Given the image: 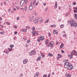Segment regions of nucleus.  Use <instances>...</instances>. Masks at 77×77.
I'll return each mask as SVG.
<instances>
[{"instance_id": "obj_1", "label": "nucleus", "mask_w": 77, "mask_h": 77, "mask_svg": "<svg viewBox=\"0 0 77 77\" xmlns=\"http://www.w3.org/2000/svg\"><path fill=\"white\" fill-rule=\"evenodd\" d=\"M70 24L71 27H76L77 26V23H75V20H71L70 22Z\"/></svg>"}, {"instance_id": "obj_2", "label": "nucleus", "mask_w": 77, "mask_h": 77, "mask_svg": "<svg viewBox=\"0 0 77 77\" xmlns=\"http://www.w3.org/2000/svg\"><path fill=\"white\" fill-rule=\"evenodd\" d=\"M44 21V19L41 17L39 18L38 20V21L39 22V23H42Z\"/></svg>"}, {"instance_id": "obj_3", "label": "nucleus", "mask_w": 77, "mask_h": 77, "mask_svg": "<svg viewBox=\"0 0 77 77\" xmlns=\"http://www.w3.org/2000/svg\"><path fill=\"white\" fill-rule=\"evenodd\" d=\"M69 63H68V62H66L65 63L64 67L65 68H68V67H69Z\"/></svg>"}, {"instance_id": "obj_4", "label": "nucleus", "mask_w": 77, "mask_h": 77, "mask_svg": "<svg viewBox=\"0 0 77 77\" xmlns=\"http://www.w3.org/2000/svg\"><path fill=\"white\" fill-rule=\"evenodd\" d=\"M48 47H51V48L53 47V42H51L48 45Z\"/></svg>"}, {"instance_id": "obj_5", "label": "nucleus", "mask_w": 77, "mask_h": 77, "mask_svg": "<svg viewBox=\"0 0 77 77\" xmlns=\"http://www.w3.org/2000/svg\"><path fill=\"white\" fill-rule=\"evenodd\" d=\"M68 69L69 70L72 69H73V66L72 65V64H69Z\"/></svg>"}, {"instance_id": "obj_6", "label": "nucleus", "mask_w": 77, "mask_h": 77, "mask_svg": "<svg viewBox=\"0 0 77 77\" xmlns=\"http://www.w3.org/2000/svg\"><path fill=\"white\" fill-rule=\"evenodd\" d=\"M36 53V52L34 50L32 51L31 52L29 53V54L30 56L32 55V54H35Z\"/></svg>"}, {"instance_id": "obj_7", "label": "nucleus", "mask_w": 77, "mask_h": 77, "mask_svg": "<svg viewBox=\"0 0 77 77\" xmlns=\"http://www.w3.org/2000/svg\"><path fill=\"white\" fill-rule=\"evenodd\" d=\"M27 62H28V60L25 59L23 60V63L24 64H26V63H27Z\"/></svg>"}, {"instance_id": "obj_8", "label": "nucleus", "mask_w": 77, "mask_h": 77, "mask_svg": "<svg viewBox=\"0 0 77 77\" xmlns=\"http://www.w3.org/2000/svg\"><path fill=\"white\" fill-rule=\"evenodd\" d=\"M24 3V0H22L21 1V2L20 5L21 6H23V4Z\"/></svg>"}, {"instance_id": "obj_9", "label": "nucleus", "mask_w": 77, "mask_h": 77, "mask_svg": "<svg viewBox=\"0 0 77 77\" xmlns=\"http://www.w3.org/2000/svg\"><path fill=\"white\" fill-rule=\"evenodd\" d=\"M21 31L23 32H27V29H22Z\"/></svg>"}, {"instance_id": "obj_10", "label": "nucleus", "mask_w": 77, "mask_h": 77, "mask_svg": "<svg viewBox=\"0 0 77 77\" xmlns=\"http://www.w3.org/2000/svg\"><path fill=\"white\" fill-rule=\"evenodd\" d=\"M34 18V16H31L29 17V19L30 21H31L32 20H33V19Z\"/></svg>"}, {"instance_id": "obj_11", "label": "nucleus", "mask_w": 77, "mask_h": 77, "mask_svg": "<svg viewBox=\"0 0 77 77\" xmlns=\"http://www.w3.org/2000/svg\"><path fill=\"white\" fill-rule=\"evenodd\" d=\"M40 39L41 41H43L44 39V37L43 36H41L40 37Z\"/></svg>"}, {"instance_id": "obj_12", "label": "nucleus", "mask_w": 77, "mask_h": 77, "mask_svg": "<svg viewBox=\"0 0 77 77\" xmlns=\"http://www.w3.org/2000/svg\"><path fill=\"white\" fill-rule=\"evenodd\" d=\"M38 75H39V73L37 72L34 75V77H38Z\"/></svg>"}, {"instance_id": "obj_13", "label": "nucleus", "mask_w": 77, "mask_h": 77, "mask_svg": "<svg viewBox=\"0 0 77 77\" xmlns=\"http://www.w3.org/2000/svg\"><path fill=\"white\" fill-rule=\"evenodd\" d=\"M53 33L54 34H56V33H58V31H57V30H55L53 32Z\"/></svg>"}, {"instance_id": "obj_14", "label": "nucleus", "mask_w": 77, "mask_h": 77, "mask_svg": "<svg viewBox=\"0 0 77 77\" xmlns=\"http://www.w3.org/2000/svg\"><path fill=\"white\" fill-rule=\"evenodd\" d=\"M57 2H56L55 3V9H56L57 7Z\"/></svg>"}, {"instance_id": "obj_15", "label": "nucleus", "mask_w": 77, "mask_h": 77, "mask_svg": "<svg viewBox=\"0 0 77 77\" xmlns=\"http://www.w3.org/2000/svg\"><path fill=\"white\" fill-rule=\"evenodd\" d=\"M60 57H61V55H60V54H58L57 59H60Z\"/></svg>"}, {"instance_id": "obj_16", "label": "nucleus", "mask_w": 77, "mask_h": 77, "mask_svg": "<svg viewBox=\"0 0 77 77\" xmlns=\"http://www.w3.org/2000/svg\"><path fill=\"white\" fill-rule=\"evenodd\" d=\"M74 12L75 13V12H77V7H75L74 8Z\"/></svg>"}, {"instance_id": "obj_17", "label": "nucleus", "mask_w": 77, "mask_h": 77, "mask_svg": "<svg viewBox=\"0 0 77 77\" xmlns=\"http://www.w3.org/2000/svg\"><path fill=\"white\" fill-rule=\"evenodd\" d=\"M66 77H71V74L69 73L68 74H67L66 75Z\"/></svg>"}, {"instance_id": "obj_18", "label": "nucleus", "mask_w": 77, "mask_h": 77, "mask_svg": "<svg viewBox=\"0 0 77 77\" xmlns=\"http://www.w3.org/2000/svg\"><path fill=\"white\" fill-rule=\"evenodd\" d=\"M33 9V6L32 5H30L29 7V9L30 10H32Z\"/></svg>"}, {"instance_id": "obj_19", "label": "nucleus", "mask_w": 77, "mask_h": 77, "mask_svg": "<svg viewBox=\"0 0 77 77\" xmlns=\"http://www.w3.org/2000/svg\"><path fill=\"white\" fill-rule=\"evenodd\" d=\"M41 57H38V58L37 59V61H38V60H41Z\"/></svg>"}, {"instance_id": "obj_20", "label": "nucleus", "mask_w": 77, "mask_h": 77, "mask_svg": "<svg viewBox=\"0 0 77 77\" xmlns=\"http://www.w3.org/2000/svg\"><path fill=\"white\" fill-rule=\"evenodd\" d=\"M34 22L35 24H38V21L37 20H35L34 21Z\"/></svg>"}, {"instance_id": "obj_21", "label": "nucleus", "mask_w": 77, "mask_h": 77, "mask_svg": "<svg viewBox=\"0 0 77 77\" xmlns=\"http://www.w3.org/2000/svg\"><path fill=\"white\" fill-rule=\"evenodd\" d=\"M8 52H9L10 51H11L12 50V48H8Z\"/></svg>"}, {"instance_id": "obj_22", "label": "nucleus", "mask_w": 77, "mask_h": 77, "mask_svg": "<svg viewBox=\"0 0 77 77\" xmlns=\"http://www.w3.org/2000/svg\"><path fill=\"white\" fill-rule=\"evenodd\" d=\"M48 39H47L46 41V43H45V45H47L48 44Z\"/></svg>"}, {"instance_id": "obj_23", "label": "nucleus", "mask_w": 77, "mask_h": 77, "mask_svg": "<svg viewBox=\"0 0 77 77\" xmlns=\"http://www.w3.org/2000/svg\"><path fill=\"white\" fill-rule=\"evenodd\" d=\"M37 33V31H33L32 32V35H35V33Z\"/></svg>"}, {"instance_id": "obj_24", "label": "nucleus", "mask_w": 77, "mask_h": 77, "mask_svg": "<svg viewBox=\"0 0 77 77\" xmlns=\"http://www.w3.org/2000/svg\"><path fill=\"white\" fill-rule=\"evenodd\" d=\"M48 56H53V54L51 53H49L48 54Z\"/></svg>"}, {"instance_id": "obj_25", "label": "nucleus", "mask_w": 77, "mask_h": 77, "mask_svg": "<svg viewBox=\"0 0 77 77\" xmlns=\"http://www.w3.org/2000/svg\"><path fill=\"white\" fill-rule=\"evenodd\" d=\"M72 56H73V55H72V54H71L70 55H69V57H70V59H71V58H72Z\"/></svg>"}, {"instance_id": "obj_26", "label": "nucleus", "mask_w": 77, "mask_h": 77, "mask_svg": "<svg viewBox=\"0 0 77 77\" xmlns=\"http://www.w3.org/2000/svg\"><path fill=\"white\" fill-rule=\"evenodd\" d=\"M63 44H62L60 46V48H62L63 47Z\"/></svg>"}, {"instance_id": "obj_27", "label": "nucleus", "mask_w": 77, "mask_h": 77, "mask_svg": "<svg viewBox=\"0 0 77 77\" xmlns=\"http://www.w3.org/2000/svg\"><path fill=\"white\" fill-rule=\"evenodd\" d=\"M75 53V51H72V52H71V54H72V55H74V54Z\"/></svg>"}, {"instance_id": "obj_28", "label": "nucleus", "mask_w": 77, "mask_h": 77, "mask_svg": "<svg viewBox=\"0 0 77 77\" xmlns=\"http://www.w3.org/2000/svg\"><path fill=\"white\" fill-rule=\"evenodd\" d=\"M75 18V19H77V14H74Z\"/></svg>"}, {"instance_id": "obj_29", "label": "nucleus", "mask_w": 77, "mask_h": 77, "mask_svg": "<svg viewBox=\"0 0 77 77\" xmlns=\"http://www.w3.org/2000/svg\"><path fill=\"white\" fill-rule=\"evenodd\" d=\"M35 27H33L32 28V31H35Z\"/></svg>"}, {"instance_id": "obj_30", "label": "nucleus", "mask_w": 77, "mask_h": 77, "mask_svg": "<svg viewBox=\"0 0 77 77\" xmlns=\"http://www.w3.org/2000/svg\"><path fill=\"white\" fill-rule=\"evenodd\" d=\"M63 61L64 62H68V60H65Z\"/></svg>"}, {"instance_id": "obj_31", "label": "nucleus", "mask_w": 77, "mask_h": 77, "mask_svg": "<svg viewBox=\"0 0 77 77\" xmlns=\"http://www.w3.org/2000/svg\"><path fill=\"white\" fill-rule=\"evenodd\" d=\"M48 21H49V19H48L45 22V23H48Z\"/></svg>"}, {"instance_id": "obj_32", "label": "nucleus", "mask_w": 77, "mask_h": 77, "mask_svg": "<svg viewBox=\"0 0 77 77\" xmlns=\"http://www.w3.org/2000/svg\"><path fill=\"white\" fill-rule=\"evenodd\" d=\"M27 6H25V8H24V9H25V11H27Z\"/></svg>"}, {"instance_id": "obj_33", "label": "nucleus", "mask_w": 77, "mask_h": 77, "mask_svg": "<svg viewBox=\"0 0 77 77\" xmlns=\"http://www.w3.org/2000/svg\"><path fill=\"white\" fill-rule=\"evenodd\" d=\"M5 23L7 24H8V25H11V23H10L9 22H5Z\"/></svg>"}, {"instance_id": "obj_34", "label": "nucleus", "mask_w": 77, "mask_h": 77, "mask_svg": "<svg viewBox=\"0 0 77 77\" xmlns=\"http://www.w3.org/2000/svg\"><path fill=\"white\" fill-rule=\"evenodd\" d=\"M4 33H5L4 31H2L0 33V34H1V35H3Z\"/></svg>"}, {"instance_id": "obj_35", "label": "nucleus", "mask_w": 77, "mask_h": 77, "mask_svg": "<svg viewBox=\"0 0 77 77\" xmlns=\"http://www.w3.org/2000/svg\"><path fill=\"white\" fill-rule=\"evenodd\" d=\"M14 47V46L13 45H11L10 46V48H13V47Z\"/></svg>"}, {"instance_id": "obj_36", "label": "nucleus", "mask_w": 77, "mask_h": 77, "mask_svg": "<svg viewBox=\"0 0 77 77\" xmlns=\"http://www.w3.org/2000/svg\"><path fill=\"white\" fill-rule=\"evenodd\" d=\"M26 28L28 29H30V26H27L26 27Z\"/></svg>"}, {"instance_id": "obj_37", "label": "nucleus", "mask_w": 77, "mask_h": 77, "mask_svg": "<svg viewBox=\"0 0 77 77\" xmlns=\"http://www.w3.org/2000/svg\"><path fill=\"white\" fill-rule=\"evenodd\" d=\"M27 1H28V0H25L24 2L25 4H26V3H27Z\"/></svg>"}, {"instance_id": "obj_38", "label": "nucleus", "mask_w": 77, "mask_h": 77, "mask_svg": "<svg viewBox=\"0 0 77 77\" xmlns=\"http://www.w3.org/2000/svg\"><path fill=\"white\" fill-rule=\"evenodd\" d=\"M51 27H56V26L55 25H51Z\"/></svg>"}, {"instance_id": "obj_39", "label": "nucleus", "mask_w": 77, "mask_h": 77, "mask_svg": "<svg viewBox=\"0 0 77 77\" xmlns=\"http://www.w3.org/2000/svg\"><path fill=\"white\" fill-rule=\"evenodd\" d=\"M47 75L45 74L43 76V77H47Z\"/></svg>"}, {"instance_id": "obj_40", "label": "nucleus", "mask_w": 77, "mask_h": 77, "mask_svg": "<svg viewBox=\"0 0 77 77\" xmlns=\"http://www.w3.org/2000/svg\"><path fill=\"white\" fill-rule=\"evenodd\" d=\"M27 43H29V42H30V40H28L27 41Z\"/></svg>"}, {"instance_id": "obj_41", "label": "nucleus", "mask_w": 77, "mask_h": 77, "mask_svg": "<svg viewBox=\"0 0 77 77\" xmlns=\"http://www.w3.org/2000/svg\"><path fill=\"white\" fill-rule=\"evenodd\" d=\"M35 3H36V1H33V5H35Z\"/></svg>"}, {"instance_id": "obj_42", "label": "nucleus", "mask_w": 77, "mask_h": 77, "mask_svg": "<svg viewBox=\"0 0 77 77\" xmlns=\"http://www.w3.org/2000/svg\"><path fill=\"white\" fill-rule=\"evenodd\" d=\"M14 28L15 29H17V26H13Z\"/></svg>"}, {"instance_id": "obj_43", "label": "nucleus", "mask_w": 77, "mask_h": 77, "mask_svg": "<svg viewBox=\"0 0 77 77\" xmlns=\"http://www.w3.org/2000/svg\"><path fill=\"white\" fill-rule=\"evenodd\" d=\"M16 8L17 9H19V8H20L19 7H17V6H16Z\"/></svg>"}, {"instance_id": "obj_44", "label": "nucleus", "mask_w": 77, "mask_h": 77, "mask_svg": "<svg viewBox=\"0 0 77 77\" xmlns=\"http://www.w3.org/2000/svg\"><path fill=\"white\" fill-rule=\"evenodd\" d=\"M73 5H76V3L73 2Z\"/></svg>"}, {"instance_id": "obj_45", "label": "nucleus", "mask_w": 77, "mask_h": 77, "mask_svg": "<svg viewBox=\"0 0 77 77\" xmlns=\"http://www.w3.org/2000/svg\"><path fill=\"white\" fill-rule=\"evenodd\" d=\"M60 27H61V28H63V25H61Z\"/></svg>"}, {"instance_id": "obj_46", "label": "nucleus", "mask_w": 77, "mask_h": 77, "mask_svg": "<svg viewBox=\"0 0 77 77\" xmlns=\"http://www.w3.org/2000/svg\"><path fill=\"white\" fill-rule=\"evenodd\" d=\"M42 57H45V55H43V54H42Z\"/></svg>"}, {"instance_id": "obj_47", "label": "nucleus", "mask_w": 77, "mask_h": 77, "mask_svg": "<svg viewBox=\"0 0 77 77\" xmlns=\"http://www.w3.org/2000/svg\"><path fill=\"white\" fill-rule=\"evenodd\" d=\"M20 10H24V8H20Z\"/></svg>"}, {"instance_id": "obj_48", "label": "nucleus", "mask_w": 77, "mask_h": 77, "mask_svg": "<svg viewBox=\"0 0 77 77\" xmlns=\"http://www.w3.org/2000/svg\"><path fill=\"white\" fill-rule=\"evenodd\" d=\"M63 37H66V35L65 34H64L63 35Z\"/></svg>"}, {"instance_id": "obj_49", "label": "nucleus", "mask_w": 77, "mask_h": 77, "mask_svg": "<svg viewBox=\"0 0 77 77\" xmlns=\"http://www.w3.org/2000/svg\"><path fill=\"white\" fill-rule=\"evenodd\" d=\"M13 9L14 11H16V8H14Z\"/></svg>"}, {"instance_id": "obj_50", "label": "nucleus", "mask_w": 77, "mask_h": 77, "mask_svg": "<svg viewBox=\"0 0 77 77\" xmlns=\"http://www.w3.org/2000/svg\"><path fill=\"white\" fill-rule=\"evenodd\" d=\"M37 41L38 42H40V41H41V39H38Z\"/></svg>"}, {"instance_id": "obj_51", "label": "nucleus", "mask_w": 77, "mask_h": 77, "mask_svg": "<svg viewBox=\"0 0 77 77\" xmlns=\"http://www.w3.org/2000/svg\"><path fill=\"white\" fill-rule=\"evenodd\" d=\"M17 20H20V17H17Z\"/></svg>"}, {"instance_id": "obj_52", "label": "nucleus", "mask_w": 77, "mask_h": 77, "mask_svg": "<svg viewBox=\"0 0 77 77\" xmlns=\"http://www.w3.org/2000/svg\"><path fill=\"white\" fill-rule=\"evenodd\" d=\"M43 5L44 6H46V3H45L43 4Z\"/></svg>"}, {"instance_id": "obj_53", "label": "nucleus", "mask_w": 77, "mask_h": 77, "mask_svg": "<svg viewBox=\"0 0 77 77\" xmlns=\"http://www.w3.org/2000/svg\"><path fill=\"white\" fill-rule=\"evenodd\" d=\"M74 54H75V56H77V53H74Z\"/></svg>"}, {"instance_id": "obj_54", "label": "nucleus", "mask_w": 77, "mask_h": 77, "mask_svg": "<svg viewBox=\"0 0 77 77\" xmlns=\"http://www.w3.org/2000/svg\"><path fill=\"white\" fill-rule=\"evenodd\" d=\"M18 33V32H14V34H17Z\"/></svg>"}, {"instance_id": "obj_55", "label": "nucleus", "mask_w": 77, "mask_h": 77, "mask_svg": "<svg viewBox=\"0 0 77 77\" xmlns=\"http://www.w3.org/2000/svg\"><path fill=\"white\" fill-rule=\"evenodd\" d=\"M10 11H11V9H10L8 10V11L9 12H10Z\"/></svg>"}, {"instance_id": "obj_56", "label": "nucleus", "mask_w": 77, "mask_h": 77, "mask_svg": "<svg viewBox=\"0 0 77 77\" xmlns=\"http://www.w3.org/2000/svg\"><path fill=\"white\" fill-rule=\"evenodd\" d=\"M50 74H49L48 75V77H50Z\"/></svg>"}, {"instance_id": "obj_57", "label": "nucleus", "mask_w": 77, "mask_h": 77, "mask_svg": "<svg viewBox=\"0 0 77 77\" xmlns=\"http://www.w3.org/2000/svg\"><path fill=\"white\" fill-rule=\"evenodd\" d=\"M22 75H23V74H20V77H22Z\"/></svg>"}, {"instance_id": "obj_58", "label": "nucleus", "mask_w": 77, "mask_h": 77, "mask_svg": "<svg viewBox=\"0 0 77 77\" xmlns=\"http://www.w3.org/2000/svg\"><path fill=\"white\" fill-rule=\"evenodd\" d=\"M52 75H53V74H54V72H53L52 73Z\"/></svg>"}, {"instance_id": "obj_59", "label": "nucleus", "mask_w": 77, "mask_h": 77, "mask_svg": "<svg viewBox=\"0 0 77 77\" xmlns=\"http://www.w3.org/2000/svg\"><path fill=\"white\" fill-rule=\"evenodd\" d=\"M48 9V8H46L45 9V11H47Z\"/></svg>"}, {"instance_id": "obj_60", "label": "nucleus", "mask_w": 77, "mask_h": 77, "mask_svg": "<svg viewBox=\"0 0 77 77\" xmlns=\"http://www.w3.org/2000/svg\"><path fill=\"white\" fill-rule=\"evenodd\" d=\"M1 27H2V28H3V27H4V26H3V25H2Z\"/></svg>"}, {"instance_id": "obj_61", "label": "nucleus", "mask_w": 77, "mask_h": 77, "mask_svg": "<svg viewBox=\"0 0 77 77\" xmlns=\"http://www.w3.org/2000/svg\"><path fill=\"white\" fill-rule=\"evenodd\" d=\"M66 17H68V14H66Z\"/></svg>"}, {"instance_id": "obj_62", "label": "nucleus", "mask_w": 77, "mask_h": 77, "mask_svg": "<svg viewBox=\"0 0 77 77\" xmlns=\"http://www.w3.org/2000/svg\"><path fill=\"white\" fill-rule=\"evenodd\" d=\"M11 13H14V11H11Z\"/></svg>"}, {"instance_id": "obj_63", "label": "nucleus", "mask_w": 77, "mask_h": 77, "mask_svg": "<svg viewBox=\"0 0 77 77\" xmlns=\"http://www.w3.org/2000/svg\"><path fill=\"white\" fill-rule=\"evenodd\" d=\"M38 3H36V4H35V6H37V5H38Z\"/></svg>"}, {"instance_id": "obj_64", "label": "nucleus", "mask_w": 77, "mask_h": 77, "mask_svg": "<svg viewBox=\"0 0 77 77\" xmlns=\"http://www.w3.org/2000/svg\"><path fill=\"white\" fill-rule=\"evenodd\" d=\"M35 16H36V15H37V14L36 13H35Z\"/></svg>"}]
</instances>
